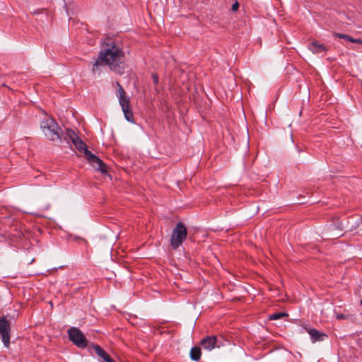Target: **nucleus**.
<instances>
[{
    "mask_svg": "<svg viewBox=\"0 0 362 362\" xmlns=\"http://www.w3.org/2000/svg\"><path fill=\"white\" fill-rule=\"evenodd\" d=\"M351 42L353 43H357V44H362V40L361 39H354L351 38Z\"/></svg>",
    "mask_w": 362,
    "mask_h": 362,
    "instance_id": "obj_20",
    "label": "nucleus"
},
{
    "mask_svg": "<svg viewBox=\"0 0 362 362\" xmlns=\"http://www.w3.org/2000/svg\"><path fill=\"white\" fill-rule=\"evenodd\" d=\"M359 227V224L358 221H355L354 223H351L349 221H347L346 223L343 222H340L339 225L337 228L340 230H354Z\"/></svg>",
    "mask_w": 362,
    "mask_h": 362,
    "instance_id": "obj_12",
    "label": "nucleus"
},
{
    "mask_svg": "<svg viewBox=\"0 0 362 362\" xmlns=\"http://www.w3.org/2000/svg\"><path fill=\"white\" fill-rule=\"evenodd\" d=\"M14 317L7 315L0 317V335L5 347L10 346L11 338V322Z\"/></svg>",
    "mask_w": 362,
    "mask_h": 362,
    "instance_id": "obj_5",
    "label": "nucleus"
},
{
    "mask_svg": "<svg viewBox=\"0 0 362 362\" xmlns=\"http://www.w3.org/2000/svg\"><path fill=\"white\" fill-rule=\"evenodd\" d=\"M112 358L110 356V355L107 354H106V356H105L103 359V362H107V361L110 360Z\"/></svg>",
    "mask_w": 362,
    "mask_h": 362,
    "instance_id": "obj_21",
    "label": "nucleus"
},
{
    "mask_svg": "<svg viewBox=\"0 0 362 362\" xmlns=\"http://www.w3.org/2000/svg\"><path fill=\"white\" fill-rule=\"evenodd\" d=\"M238 8H239V4H238V2L236 1L232 5L231 9H232V11H235L238 9Z\"/></svg>",
    "mask_w": 362,
    "mask_h": 362,
    "instance_id": "obj_19",
    "label": "nucleus"
},
{
    "mask_svg": "<svg viewBox=\"0 0 362 362\" xmlns=\"http://www.w3.org/2000/svg\"><path fill=\"white\" fill-rule=\"evenodd\" d=\"M103 65L107 66L110 71L119 75L124 72L125 54L122 48L111 38L103 42L98 58L92 65V72L95 74Z\"/></svg>",
    "mask_w": 362,
    "mask_h": 362,
    "instance_id": "obj_1",
    "label": "nucleus"
},
{
    "mask_svg": "<svg viewBox=\"0 0 362 362\" xmlns=\"http://www.w3.org/2000/svg\"><path fill=\"white\" fill-rule=\"evenodd\" d=\"M69 339L76 346L86 348L88 346V341L83 333L77 327H72L67 331Z\"/></svg>",
    "mask_w": 362,
    "mask_h": 362,
    "instance_id": "obj_6",
    "label": "nucleus"
},
{
    "mask_svg": "<svg viewBox=\"0 0 362 362\" xmlns=\"http://www.w3.org/2000/svg\"><path fill=\"white\" fill-rule=\"evenodd\" d=\"M40 129L46 139L51 141H62L65 136L57 122L50 117L46 116L40 122Z\"/></svg>",
    "mask_w": 362,
    "mask_h": 362,
    "instance_id": "obj_3",
    "label": "nucleus"
},
{
    "mask_svg": "<svg viewBox=\"0 0 362 362\" xmlns=\"http://www.w3.org/2000/svg\"><path fill=\"white\" fill-rule=\"evenodd\" d=\"M119 105L122 107L125 119L131 123H134L133 112L130 107V101L120 103Z\"/></svg>",
    "mask_w": 362,
    "mask_h": 362,
    "instance_id": "obj_8",
    "label": "nucleus"
},
{
    "mask_svg": "<svg viewBox=\"0 0 362 362\" xmlns=\"http://www.w3.org/2000/svg\"><path fill=\"white\" fill-rule=\"evenodd\" d=\"M187 229L185 224L179 222L173 230L170 237V245L173 249L176 250L182 245L187 237Z\"/></svg>",
    "mask_w": 362,
    "mask_h": 362,
    "instance_id": "obj_4",
    "label": "nucleus"
},
{
    "mask_svg": "<svg viewBox=\"0 0 362 362\" xmlns=\"http://www.w3.org/2000/svg\"><path fill=\"white\" fill-rule=\"evenodd\" d=\"M69 139L71 141L74 146L78 151H83L85 157L97 170L100 171L103 174L107 173V168L104 162L97 156L88 150L86 143L83 142L75 132L71 129H66V133L64 138V140L67 141V142H69Z\"/></svg>",
    "mask_w": 362,
    "mask_h": 362,
    "instance_id": "obj_2",
    "label": "nucleus"
},
{
    "mask_svg": "<svg viewBox=\"0 0 362 362\" xmlns=\"http://www.w3.org/2000/svg\"><path fill=\"white\" fill-rule=\"evenodd\" d=\"M336 318L337 320H343V319H346V316L344 314H341V313H337L336 315Z\"/></svg>",
    "mask_w": 362,
    "mask_h": 362,
    "instance_id": "obj_18",
    "label": "nucleus"
},
{
    "mask_svg": "<svg viewBox=\"0 0 362 362\" xmlns=\"http://www.w3.org/2000/svg\"><path fill=\"white\" fill-rule=\"evenodd\" d=\"M201 357V349L198 346H194L190 350V358L193 361H199Z\"/></svg>",
    "mask_w": 362,
    "mask_h": 362,
    "instance_id": "obj_13",
    "label": "nucleus"
},
{
    "mask_svg": "<svg viewBox=\"0 0 362 362\" xmlns=\"http://www.w3.org/2000/svg\"><path fill=\"white\" fill-rule=\"evenodd\" d=\"M287 316L288 314L286 313H275L269 315V320H276Z\"/></svg>",
    "mask_w": 362,
    "mask_h": 362,
    "instance_id": "obj_15",
    "label": "nucleus"
},
{
    "mask_svg": "<svg viewBox=\"0 0 362 362\" xmlns=\"http://www.w3.org/2000/svg\"><path fill=\"white\" fill-rule=\"evenodd\" d=\"M360 305H362V299L360 300Z\"/></svg>",
    "mask_w": 362,
    "mask_h": 362,
    "instance_id": "obj_23",
    "label": "nucleus"
},
{
    "mask_svg": "<svg viewBox=\"0 0 362 362\" xmlns=\"http://www.w3.org/2000/svg\"><path fill=\"white\" fill-rule=\"evenodd\" d=\"M92 347L94 349L96 354L101 358H103L105 356H106V354H107V353L99 345L93 344Z\"/></svg>",
    "mask_w": 362,
    "mask_h": 362,
    "instance_id": "obj_14",
    "label": "nucleus"
},
{
    "mask_svg": "<svg viewBox=\"0 0 362 362\" xmlns=\"http://www.w3.org/2000/svg\"><path fill=\"white\" fill-rule=\"evenodd\" d=\"M308 332L310 334L313 342L323 341L325 337H327L325 334L320 332L316 329H309Z\"/></svg>",
    "mask_w": 362,
    "mask_h": 362,
    "instance_id": "obj_10",
    "label": "nucleus"
},
{
    "mask_svg": "<svg viewBox=\"0 0 362 362\" xmlns=\"http://www.w3.org/2000/svg\"><path fill=\"white\" fill-rule=\"evenodd\" d=\"M308 48L314 54L326 52L328 50L324 44H320L317 41L310 43L308 46Z\"/></svg>",
    "mask_w": 362,
    "mask_h": 362,
    "instance_id": "obj_9",
    "label": "nucleus"
},
{
    "mask_svg": "<svg viewBox=\"0 0 362 362\" xmlns=\"http://www.w3.org/2000/svg\"><path fill=\"white\" fill-rule=\"evenodd\" d=\"M116 85L117 86V90L116 94L117 96L118 97L119 104L130 101L129 98L126 96L125 90L120 85V83L119 82H116Z\"/></svg>",
    "mask_w": 362,
    "mask_h": 362,
    "instance_id": "obj_11",
    "label": "nucleus"
},
{
    "mask_svg": "<svg viewBox=\"0 0 362 362\" xmlns=\"http://www.w3.org/2000/svg\"><path fill=\"white\" fill-rule=\"evenodd\" d=\"M333 36L337 38L344 39L348 42H351L352 38V37L349 35L338 33H333Z\"/></svg>",
    "mask_w": 362,
    "mask_h": 362,
    "instance_id": "obj_16",
    "label": "nucleus"
},
{
    "mask_svg": "<svg viewBox=\"0 0 362 362\" xmlns=\"http://www.w3.org/2000/svg\"><path fill=\"white\" fill-rule=\"evenodd\" d=\"M204 349L211 351L215 348H219L223 345L222 341L214 335L208 336L203 338L200 342Z\"/></svg>",
    "mask_w": 362,
    "mask_h": 362,
    "instance_id": "obj_7",
    "label": "nucleus"
},
{
    "mask_svg": "<svg viewBox=\"0 0 362 362\" xmlns=\"http://www.w3.org/2000/svg\"><path fill=\"white\" fill-rule=\"evenodd\" d=\"M107 362H116V361H114L112 358H111L110 360L107 361Z\"/></svg>",
    "mask_w": 362,
    "mask_h": 362,
    "instance_id": "obj_22",
    "label": "nucleus"
},
{
    "mask_svg": "<svg viewBox=\"0 0 362 362\" xmlns=\"http://www.w3.org/2000/svg\"><path fill=\"white\" fill-rule=\"evenodd\" d=\"M152 78H153V83L155 84H157L158 83L159 78H158V76L156 74H152Z\"/></svg>",
    "mask_w": 362,
    "mask_h": 362,
    "instance_id": "obj_17",
    "label": "nucleus"
}]
</instances>
